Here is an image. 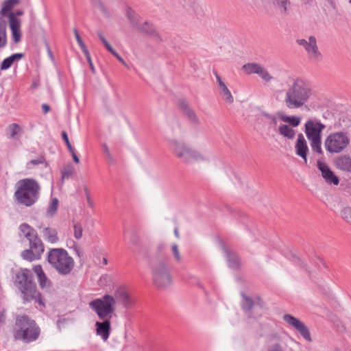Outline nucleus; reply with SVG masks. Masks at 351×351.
<instances>
[{
  "instance_id": "5fc2aeb1",
  "label": "nucleus",
  "mask_w": 351,
  "mask_h": 351,
  "mask_svg": "<svg viewBox=\"0 0 351 351\" xmlns=\"http://www.w3.org/2000/svg\"><path fill=\"white\" fill-rule=\"evenodd\" d=\"M30 232H28L27 234H25L24 236L29 241H30V240H32L33 239H34L36 237L38 236V233L36 231V230L33 228H32V230H29Z\"/></svg>"
},
{
  "instance_id": "39448f33",
  "label": "nucleus",
  "mask_w": 351,
  "mask_h": 351,
  "mask_svg": "<svg viewBox=\"0 0 351 351\" xmlns=\"http://www.w3.org/2000/svg\"><path fill=\"white\" fill-rule=\"evenodd\" d=\"M12 333L15 340L30 343L38 338L40 330L33 319L23 314L16 317Z\"/></svg>"
},
{
  "instance_id": "c85d7f7f",
  "label": "nucleus",
  "mask_w": 351,
  "mask_h": 351,
  "mask_svg": "<svg viewBox=\"0 0 351 351\" xmlns=\"http://www.w3.org/2000/svg\"><path fill=\"white\" fill-rule=\"evenodd\" d=\"M21 131V127L17 123H12L8 125L6 130L7 135L9 138L14 139L19 132Z\"/></svg>"
},
{
  "instance_id": "4c0bfd02",
  "label": "nucleus",
  "mask_w": 351,
  "mask_h": 351,
  "mask_svg": "<svg viewBox=\"0 0 351 351\" xmlns=\"http://www.w3.org/2000/svg\"><path fill=\"white\" fill-rule=\"evenodd\" d=\"M273 3L283 10L284 13H287L288 8L290 5L289 0H273Z\"/></svg>"
},
{
  "instance_id": "2eb2a0df",
  "label": "nucleus",
  "mask_w": 351,
  "mask_h": 351,
  "mask_svg": "<svg viewBox=\"0 0 351 351\" xmlns=\"http://www.w3.org/2000/svg\"><path fill=\"white\" fill-rule=\"evenodd\" d=\"M318 169L321 171L322 176L328 184H332L338 185L339 183V178L335 173L330 169V167L325 163L318 160L317 162Z\"/></svg>"
},
{
  "instance_id": "bf43d9fd",
  "label": "nucleus",
  "mask_w": 351,
  "mask_h": 351,
  "mask_svg": "<svg viewBox=\"0 0 351 351\" xmlns=\"http://www.w3.org/2000/svg\"><path fill=\"white\" fill-rule=\"evenodd\" d=\"M24 56L25 55L23 53H16L12 54L9 57L12 60V63H14L15 61H18V60L22 59L24 57Z\"/></svg>"
},
{
  "instance_id": "ea45409f",
  "label": "nucleus",
  "mask_w": 351,
  "mask_h": 351,
  "mask_svg": "<svg viewBox=\"0 0 351 351\" xmlns=\"http://www.w3.org/2000/svg\"><path fill=\"white\" fill-rule=\"evenodd\" d=\"M292 261L297 265L300 266L302 269H305L307 272L310 273L308 270L307 265L297 255L293 254L291 256Z\"/></svg>"
},
{
  "instance_id": "f704fd0d",
  "label": "nucleus",
  "mask_w": 351,
  "mask_h": 351,
  "mask_svg": "<svg viewBox=\"0 0 351 351\" xmlns=\"http://www.w3.org/2000/svg\"><path fill=\"white\" fill-rule=\"evenodd\" d=\"M40 164H44L45 167H47L49 164L46 161V159L43 155H40L36 159H32L27 162V165L29 168V165H38Z\"/></svg>"
},
{
  "instance_id": "f257e3e1",
  "label": "nucleus",
  "mask_w": 351,
  "mask_h": 351,
  "mask_svg": "<svg viewBox=\"0 0 351 351\" xmlns=\"http://www.w3.org/2000/svg\"><path fill=\"white\" fill-rule=\"evenodd\" d=\"M90 308L95 312L100 320L96 322V334L101 336L104 341H107L111 332L110 319L116 317V301L110 294H105L99 298H96L89 303Z\"/></svg>"
},
{
  "instance_id": "ddd939ff",
  "label": "nucleus",
  "mask_w": 351,
  "mask_h": 351,
  "mask_svg": "<svg viewBox=\"0 0 351 351\" xmlns=\"http://www.w3.org/2000/svg\"><path fill=\"white\" fill-rule=\"evenodd\" d=\"M304 127V132L309 141L322 139V133L326 128L325 125L320 121H314L311 119L305 123Z\"/></svg>"
},
{
  "instance_id": "f03ea898",
  "label": "nucleus",
  "mask_w": 351,
  "mask_h": 351,
  "mask_svg": "<svg viewBox=\"0 0 351 351\" xmlns=\"http://www.w3.org/2000/svg\"><path fill=\"white\" fill-rule=\"evenodd\" d=\"M14 283L21 291L24 303L34 300L41 306L45 307L41 293L37 291L36 285L34 280V275L29 269L20 268L15 274Z\"/></svg>"
},
{
  "instance_id": "0eeeda50",
  "label": "nucleus",
  "mask_w": 351,
  "mask_h": 351,
  "mask_svg": "<svg viewBox=\"0 0 351 351\" xmlns=\"http://www.w3.org/2000/svg\"><path fill=\"white\" fill-rule=\"evenodd\" d=\"M149 267L153 282L157 288H166L171 285L172 276L167 258H151Z\"/></svg>"
},
{
  "instance_id": "603ef678",
  "label": "nucleus",
  "mask_w": 351,
  "mask_h": 351,
  "mask_svg": "<svg viewBox=\"0 0 351 351\" xmlns=\"http://www.w3.org/2000/svg\"><path fill=\"white\" fill-rule=\"evenodd\" d=\"M262 115L271 120V122L274 125L277 124V118L276 115L269 114L265 111L262 112Z\"/></svg>"
},
{
  "instance_id": "dca6fc26",
  "label": "nucleus",
  "mask_w": 351,
  "mask_h": 351,
  "mask_svg": "<svg viewBox=\"0 0 351 351\" xmlns=\"http://www.w3.org/2000/svg\"><path fill=\"white\" fill-rule=\"evenodd\" d=\"M137 30L152 38L156 42L159 43L162 41V38L155 26L147 21L141 24Z\"/></svg>"
},
{
  "instance_id": "a19ab883",
  "label": "nucleus",
  "mask_w": 351,
  "mask_h": 351,
  "mask_svg": "<svg viewBox=\"0 0 351 351\" xmlns=\"http://www.w3.org/2000/svg\"><path fill=\"white\" fill-rule=\"evenodd\" d=\"M74 172V169L72 165H69L61 171L62 179H69L71 178Z\"/></svg>"
},
{
  "instance_id": "4be33fe9",
  "label": "nucleus",
  "mask_w": 351,
  "mask_h": 351,
  "mask_svg": "<svg viewBox=\"0 0 351 351\" xmlns=\"http://www.w3.org/2000/svg\"><path fill=\"white\" fill-rule=\"evenodd\" d=\"M335 167L343 171L351 173V158L348 155H341L334 160Z\"/></svg>"
},
{
  "instance_id": "5701e85b",
  "label": "nucleus",
  "mask_w": 351,
  "mask_h": 351,
  "mask_svg": "<svg viewBox=\"0 0 351 351\" xmlns=\"http://www.w3.org/2000/svg\"><path fill=\"white\" fill-rule=\"evenodd\" d=\"M223 250L226 254L229 267L238 269L241 265V263L237 254L234 251L228 250L226 246L223 247Z\"/></svg>"
},
{
  "instance_id": "79ce46f5",
  "label": "nucleus",
  "mask_w": 351,
  "mask_h": 351,
  "mask_svg": "<svg viewBox=\"0 0 351 351\" xmlns=\"http://www.w3.org/2000/svg\"><path fill=\"white\" fill-rule=\"evenodd\" d=\"M183 113L186 116H187V117L191 122H193L194 123H198V119L195 114V112L191 108L189 109L186 110V111H184Z\"/></svg>"
},
{
  "instance_id": "f3484780",
  "label": "nucleus",
  "mask_w": 351,
  "mask_h": 351,
  "mask_svg": "<svg viewBox=\"0 0 351 351\" xmlns=\"http://www.w3.org/2000/svg\"><path fill=\"white\" fill-rule=\"evenodd\" d=\"M296 154L304 159L305 164L307 163V154L308 153V147L307 143L302 134L298 135V138L295 145Z\"/></svg>"
},
{
  "instance_id": "2f4dec72",
  "label": "nucleus",
  "mask_w": 351,
  "mask_h": 351,
  "mask_svg": "<svg viewBox=\"0 0 351 351\" xmlns=\"http://www.w3.org/2000/svg\"><path fill=\"white\" fill-rule=\"evenodd\" d=\"M21 257L24 260L28 261H33L34 260H38L40 258V256H37L36 254L29 248L22 251Z\"/></svg>"
},
{
  "instance_id": "20e7f679",
  "label": "nucleus",
  "mask_w": 351,
  "mask_h": 351,
  "mask_svg": "<svg viewBox=\"0 0 351 351\" xmlns=\"http://www.w3.org/2000/svg\"><path fill=\"white\" fill-rule=\"evenodd\" d=\"M312 95L310 86L301 79H296L286 92L285 104L288 109L302 107Z\"/></svg>"
},
{
  "instance_id": "b1692460",
  "label": "nucleus",
  "mask_w": 351,
  "mask_h": 351,
  "mask_svg": "<svg viewBox=\"0 0 351 351\" xmlns=\"http://www.w3.org/2000/svg\"><path fill=\"white\" fill-rule=\"evenodd\" d=\"M126 16L130 21L131 25L136 29L141 26V17L130 7H128L126 10Z\"/></svg>"
},
{
  "instance_id": "e433bc0d",
  "label": "nucleus",
  "mask_w": 351,
  "mask_h": 351,
  "mask_svg": "<svg viewBox=\"0 0 351 351\" xmlns=\"http://www.w3.org/2000/svg\"><path fill=\"white\" fill-rule=\"evenodd\" d=\"M73 223V228H74V237L76 239H80L82 237L83 228L80 223L75 222Z\"/></svg>"
},
{
  "instance_id": "3c124183",
  "label": "nucleus",
  "mask_w": 351,
  "mask_h": 351,
  "mask_svg": "<svg viewBox=\"0 0 351 351\" xmlns=\"http://www.w3.org/2000/svg\"><path fill=\"white\" fill-rule=\"evenodd\" d=\"M32 226L26 223H23L19 226V230L24 235L29 232V230H32Z\"/></svg>"
},
{
  "instance_id": "473e14b6",
  "label": "nucleus",
  "mask_w": 351,
  "mask_h": 351,
  "mask_svg": "<svg viewBox=\"0 0 351 351\" xmlns=\"http://www.w3.org/2000/svg\"><path fill=\"white\" fill-rule=\"evenodd\" d=\"M58 199L57 198L52 199L50 205L47 208V214L48 215L53 217L57 213L58 208Z\"/></svg>"
},
{
  "instance_id": "de8ad7c7",
  "label": "nucleus",
  "mask_w": 351,
  "mask_h": 351,
  "mask_svg": "<svg viewBox=\"0 0 351 351\" xmlns=\"http://www.w3.org/2000/svg\"><path fill=\"white\" fill-rule=\"evenodd\" d=\"M172 252L174 256V258L177 262H180L181 256L179 252L178 245L176 243L173 244L171 246Z\"/></svg>"
},
{
  "instance_id": "a18cd8bd",
  "label": "nucleus",
  "mask_w": 351,
  "mask_h": 351,
  "mask_svg": "<svg viewBox=\"0 0 351 351\" xmlns=\"http://www.w3.org/2000/svg\"><path fill=\"white\" fill-rule=\"evenodd\" d=\"M61 136H62V140L65 143L69 152H72V151H73V149H74V148L73 147V146L71 145V144L69 141L67 132L66 131L63 130L61 133Z\"/></svg>"
},
{
  "instance_id": "f8f14e48",
  "label": "nucleus",
  "mask_w": 351,
  "mask_h": 351,
  "mask_svg": "<svg viewBox=\"0 0 351 351\" xmlns=\"http://www.w3.org/2000/svg\"><path fill=\"white\" fill-rule=\"evenodd\" d=\"M282 319L286 323L293 327L298 332H299L305 340L309 342L312 341L311 336L308 327L299 319L290 314H285L282 317Z\"/></svg>"
},
{
  "instance_id": "bb28decb",
  "label": "nucleus",
  "mask_w": 351,
  "mask_h": 351,
  "mask_svg": "<svg viewBox=\"0 0 351 351\" xmlns=\"http://www.w3.org/2000/svg\"><path fill=\"white\" fill-rule=\"evenodd\" d=\"M43 237L49 243H56L58 241V232L56 229L47 227L43 230Z\"/></svg>"
},
{
  "instance_id": "1a4fd4ad",
  "label": "nucleus",
  "mask_w": 351,
  "mask_h": 351,
  "mask_svg": "<svg viewBox=\"0 0 351 351\" xmlns=\"http://www.w3.org/2000/svg\"><path fill=\"white\" fill-rule=\"evenodd\" d=\"M349 143L348 133L342 131L330 133L324 141L325 148L330 154L343 152Z\"/></svg>"
},
{
  "instance_id": "cd10ccee",
  "label": "nucleus",
  "mask_w": 351,
  "mask_h": 351,
  "mask_svg": "<svg viewBox=\"0 0 351 351\" xmlns=\"http://www.w3.org/2000/svg\"><path fill=\"white\" fill-rule=\"evenodd\" d=\"M278 132L280 135L288 139H293L295 136V131L286 124L280 125L278 128Z\"/></svg>"
},
{
  "instance_id": "aec40b11",
  "label": "nucleus",
  "mask_w": 351,
  "mask_h": 351,
  "mask_svg": "<svg viewBox=\"0 0 351 351\" xmlns=\"http://www.w3.org/2000/svg\"><path fill=\"white\" fill-rule=\"evenodd\" d=\"M305 50L308 53L309 58L314 60H319L322 54L318 49L317 45V40L315 36H311L308 38V44L304 47Z\"/></svg>"
},
{
  "instance_id": "393cba45",
  "label": "nucleus",
  "mask_w": 351,
  "mask_h": 351,
  "mask_svg": "<svg viewBox=\"0 0 351 351\" xmlns=\"http://www.w3.org/2000/svg\"><path fill=\"white\" fill-rule=\"evenodd\" d=\"M276 116L284 122L288 123L291 127H297L301 122V118L296 116H287L282 111H278Z\"/></svg>"
},
{
  "instance_id": "052dcab7",
  "label": "nucleus",
  "mask_w": 351,
  "mask_h": 351,
  "mask_svg": "<svg viewBox=\"0 0 351 351\" xmlns=\"http://www.w3.org/2000/svg\"><path fill=\"white\" fill-rule=\"evenodd\" d=\"M0 34L6 35V23L1 17H0Z\"/></svg>"
},
{
  "instance_id": "9b49d317",
  "label": "nucleus",
  "mask_w": 351,
  "mask_h": 351,
  "mask_svg": "<svg viewBox=\"0 0 351 351\" xmlns=\"http://www.w3.org/2000/svg\"><path fill=\"white\" fill-rule=\"evenodd\" d=\"M282 319L286 323L293 327L298 332H299L305 340L309 342L312 341L311 336L308 327L299 319L290 314H285L282 317Z\"/></svg>"
},
{
  "instance_id": "c756f323",
  "label": "nucleus",
  "mask_w": 351,
  "mask_h": 351,
  "mask_svg": "<svg viewBox=\"0 0 351 351\" xmlns=\"http://www.w3.org/2000/svg\"><path fill=\"white\" fill-rule=\"evenodd\" d=\"M8 18L9 25L11 30L21 29V21L14 15V13L10 12Z\"/></svg>"
},
{
  "instance_id": "a211bd4d",
  "label": "nucleus",
  "mask_w": 351,
  "mask_h": 351,
  "mask_svg": "<svg viewBox=\"0 0 351 351\" xmlns=\"http://www.w3.org/2000/svg\"><path fill=\"white\" fill-rule=\"evenodd\" d=\"M214 74L217 79V83L218 84V88L219 91V94L223 97V99L229 104H232L234 102V98L232 95L231 92L226 85V84L223 82L220 75L217 73V71H214Z\"/></svg>"
},
{
  "instance_id": "774afa93",
  "label": "nucleus",
  "mask_w": 351,
  "mask_h": 351,
  "mask_svg": "<svg viewBox=\"0 0 351 351\" xmlns=\"http://www.w3.org/2000/svg\"><path fill=\"white\" fill-rule=\"evenodd\" d=\"M10 12H12L11 10H8L7 8V7L3 5V8L1 10V15L4 16H8V14H9Z\"/></svg>"
},
{
  "instance_id": "37998d69",
  "label": "nucleus",
  "mask_w": 351,
  "mask_h": 351,
  "mask_svg": "<svg viewBox=\"0 0 351 351\" xmlns=\"http://www.w3.org/2000/svg\"><path fill=\"white\" fill-rule=\"evenodd\" d=\"M130 242L135 246L140 245L141 241L138 232L136 230H132L130 235Z\"/></svg>"
},
{
  "instance_id": "a878e982",
  "label": "nucleus",
  "mask_w": 351,
  "mask_h": 351,
  "mask_svg": "<svg viewBox=\"0 0 351 351\" xmlns=\"http://www.w3.org/2000/svg\"><path fill=\"white\" fill-rule=\"evenodd\" d=\"M29 249L32 250L37 256L41 257V254L44 252V245L38 235L32 240L29 241Z\"/></svg>"
},
{
  "instance_id": "6e6d98bb",
  "label": "nucleus",
  "mask_w": 351,
  "mask_h": 351,
  "mask_svg": "<svg viewBox=\"0 0 351 351\" xmlns=\"http://www.w3.org/2000/svg\"><path fill=\"white\" fill-rule=\"evenodd\" d=\"M254 302H255L256 307L258 306L261 309L264 308L265 303L263 302V301L260 295L256 296L254 298Z\"/></svg>"
},
{
  "instance_id": "13d9d810",
  "label": "nucleus",
  "mask_w": 351,
  "mask_h": 351,
  "mask_svg": "<svg viewBox=\"0 0 351 351\" xmlns=\"http://www.w3.org/2000/svg\"><path fill=\"white\" fill-rule=\"evenodd\" d=\"M267 351H284V350L280 344L274 343L268 348Z\"/></svg>"
},
{
  "instance_id": "680f3d73",
  "label": "nucleus",
  "mask_w": 351,
  "mask_h": 351,
  "mask_svg": "<svg viewBox=\"0 0 351 351\" xmlns=\"http://www.w3.org/2000/svg\"><path fill=\"white\" fill-rule=\"evenodd\" d=\"M179 107L182 109V112L186 111V110L189 109L190 107L189 106L188 103L184 99H181L179 101Z\"/></svg>"
},
{
  "instance_id": "6ab92c4d",
  "label": "nucleus",
  "mask_w": 351,
  "mask_h": 351,
  "mask_svg": "<svg viewBox=\"0 0 351 351\" xmlns=\"http://www.w3.org/2000/svg\"><path fill=\"white\" fill-rule=\"evenodd\" d=\"M33 271L36 274L39 286L43 289H49L52 287L51 281L47 278L40 265L34 266Z\"/></svg>"
},
{
  "instance_id": "69168bd1",
  "label": "nucleus",
  "mask_w": 351,
  "mask_h": 351,
  "mask_svg": "<svg viewBox=\"0 0 351 351\" xmlns=\"http://www.w3.org/2000/svg\"><path fill=\"white\" fill-rule=\"evenodd\" d=\"M97 34L99 40L101 41L104 46L109 43L101 31H97Z\"/></svg>"
},
{
  "instance_id": "c03bdc74",
  "label": "nucleus",
  "mask_w": 351,
  "mask_h": 351,
  "mask_svg": "<svg viewBox=\"0 0 351 351\" xmlns=\"http://www.w3.org/2000/svg\"><path fill=\"white\" fill-rule=\"evenodd\" d=\"M93 3L99 7L102 13L106 16H109V12L108 9L106 8L101 0H92Z\"/></svg>"
},
{
  "instance_id": "423d86ee",
  "label": "nucleus",
  "mask_w": 351,
  "mask_h": 351,
  "mask_svg": "<svg viewBox=\"0 0 351 351\" xmlns=\"http://www.w3.org/2000/svg\"><path fill=\"white\" fill-rule=\"evenodd\" d=\"M47 261L61 276H67L73 271L75 262L63 248H52L47 253Z\"/></svg>"
},
{
  "instance_id": "412c9836",
  "label": "nucleus",
  "mask_w": 351,
  "mask_h": 351,
  "mask_svg": "<svg viewBox=\"0 0 351 351\" xmlns=\"http://www.w3.org/2000/svg\"><path fill=\"white\" fill-rule=\"evenodd\" d=\"M241 295L242 298L241 303L242 310L249 317L256 318V316L254 315L253 314V309L256 307L254 300L243 292L241 293Z\"/></svg>"
},
{
  "instance_id": "4468645a",
  "label": "nucleus",
  "mask_w": 351,
  "mask_h": 351,
  "mask_svg": "<svg viewBox=\"0 0 351 351\" xmlns=\"http://www.w3.org/2000/svg\"><path fill=\"white\" fill-rule=\"evenodd\" d=\"M116 303L120 304L124 308L130 309L134 304V299L129 294L127 289L123 287H119L114 291V295H112Z\"/></svg>"
},
{
  "instance_id": "338daca9",
  "label": "nucleus",
  "mask_w": 351,
  "mask_h": 351,
  "mask_svg": "<svg viewBox=\"0 0 351 351\" xmlns=\"http://www.w3.org/2000/svg\"><path fill=\"white\" fill-rule=\"evenodd\" d=\"M6 35L0 34V48L6 45L7 38Z\"/></svg>"
},
{
  "instance_id": "8fccbe9b",
  "label": "nucleus",
  "mask_w": 351,
  "mask_h": 351,
  "mask_svg": "<svg viewBox=\"0 0 351 351\" xmlns=\"http://www.w3.org/2000/svg\"><path fill=\"white\" fill-rule=\"evenodd\" d=\"M165 245L162 243H160L157 245L156 247V255L154 258H166L165 256L162 254V252L164 250Z\"/></svg>"
},
{
  "instance_id": "4d7b16f0",
  "label": "nucleus",
  "mask_w": 351,
  "mask_h": 351,
  "mask_svg": "<svg viewBox=\"0 0 351 351\" xmlns=\"http://www.w3.org/2000/svg\"><path fill=\"white\" fill-rule=\"evenodd\" d=\"M19 3V0H6L4 1L3 4L7 7L8 10H12L13 6L18 4Z\"/></svg>"
},
{
  "instance_id": "864d4df0",
  "label": "nucleus",
  "mask_w": 351,
  "mask_h": 351,
  "mask_svg": "<svg viewBox=\"0 0 351 351\" xmlns=\"http://www.w3.org/2000/svg\"><path fill=\"white\" fill-rule=\"evenodd\" d=\"M73 32H74V34H75V38L77 40V42L78 45H80V48L81 49L85 48V47H86V46L84 44V43L83 42L81 36H80L77 29H74Z\"/></svg>"
},
{
  "instance_id": "6e6552de",
  "label": "nucleus",
  "mask_w": 351,
  "mask_h": 351,
  "mask_svg": "<svg viewBox=\"0 0 351 351\" xmlns=\"http://www.w3.org/2000/svg\"><path fill=\"white\" fill-rule=\"evenodd\" d=\"M169 147L173 154L184 163L190 164L206 160V158L201 153L191 149L182 141L170 140Z\"/></svg>"
},
{
  "instance_id": "7ed1b4c3",
  "label": "nucleus",
  "mask_w": 351,
  "mask_h": 351,
  "mask_svg": "<svg viewBox=\"0 0 351 351\" xmlns=\"http://www.w3.org/2000/svg\"><path fill=\"white\" fill-rule=\"evenodd\" d=\"M14 198L18 204L30 207L40 197V186L34 178H23L16 184Z\"/></svg>"
},
{
  "instance_id": "c9c22d12",
  "label": "nucleus",
  "mask_w": 351,
  "mask_h": 351,
  "mask_svg": "<svg viewBox=\"0 0 351 351\" xmlns=\"http://www.w3.org/2000/svg\"><path fill=\"white\" fill-rule=\"evenodd\" d=\"M256 74H258L263 80L266 82H269L272 79V76L262 66H260Z\"/></svg>"
},
{
  "instance_id": "72a5a7b5",
  "label": "nucleus",
  "mask_w": 351,
  "mask_h": 351,
  "mask_svg": "<svg viewBox=\"0 0 351 351\" xmlns=\"http://www.w3.org/2000/svg\"><path fill=\"white\" fill-rule=\"evenodd\" d=\"M311 147L313 152L317 153L318 154H323V151L322 149V139L310 141Z\"/></svg>"
},
{
  "instance_id": "e2e57ef3",
  "label": "nucleus",
  "mask_w": 351,
  "mask_h": 351,
  "mask_svg": "<svg viewBox=\"0 0 351 351\" xmlns=\"http://www.w3.org/2000/svg\"><path fill=\"white\" fill-rule=\"evenodd\" d=\"M84 191H85V194L86 196V200H87L88 205L90 208L93 207V202L90 197L88 189L86 187H84Z\"/></svg>"
},
{
  "instance_id": "09e8293b",
  "label": "nucleus",
  "mask_w": 351,
  "mask_h": 351,
  "mask_svg": "<svg viewBox=\"0 0 351 351\" xmlns=\"http://www.w3.org/2000/svg\"><path fill=\"white\" fill-rule=\"evenodd\" d=\"M12 37L14 43H19L21 39V29L11 30Z\"/></svg>"
},
{
  "instance_id": "49530a36",
  "label": "nucleus",
  "mask_w": 351,
  "mask_h": 351,
  "mask_svg": "<svg viewBox=\"0 0 351 351\" xmlns=\"http://www.w3.org/2000/svg\"><path fill=\"white\" fill-rule=\"evenodd\" d=\"M13 64L12 60L10 57L5 58L1 63V70H7L12 66Z\"/></svg>"
},
{
  "instance_id": "9d476101",
  "label": "nucleus",
  "mask_w": 351,
  "mask_h": 351,
  "mask_svg": "<svg viewBox=\"0 0 351 351\" xmlns=\"http://www.w3.org/2000/svg\"><path fill=\"white\" fill-rule=\"evenodd\" d=\"M282 319L286 323L293 327L298 332H299L305 340L309 342L312 341L311 336L308 327L299 319L290 314H285L282 317Z\"/></svg>"
},
{
  "instance_id": "7c9ffc66",
  "label": "nucleus",
  "mask_w": 351,
  "mask_h": 351,
  "mask_svg": "<svg viewBox=\"0 0 351 351\" xmlns=\"http://www.w3.org/2000/svg\"><path fill=\"white\" fill-rule=\"evenodd\" d=\"M261 66V64L255 62L247 63L242 66V69L247 75H251L253 73L256 74Z\"/></svg>"
},
{
  "instance_id": "0e129e2a",
  "label": "nucleus",
  "mask_w": 351,
  "mask_h": 351,
  "mask_svg": "<svg viewBox=\"0 0 351 351\" xmlns=\"http://www.w3.org/2000/svg\"><path fill=\"white\" fill-rule=\"evenodd\" d=\"M97 34L99 40L101 41L104 46L109 43L101 31H97Z\"/></svg>"
},
{
  "instance_id": "58836bf2",
  "label": "nucleus",
  "mask_w": 351,
  "mask_h": 351,
  "mask_svg": "<svg viewBox=\"0 0 351 351\" xmlns=\"http://www.w3.org/2000/svg\"><path fill=\"white\" fill-rule=\"evenodd\" d=\"M341 217L348 223H351V207L346 206L341 210Z\"/></svg>"
}]
</instances>
